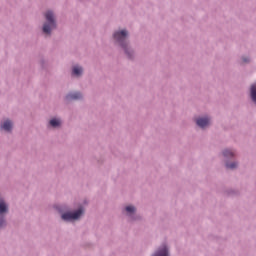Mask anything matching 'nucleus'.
Returning <instances> with one entry per match:
<instances>
[{
  "label": "nucleus",
  "instance_id": "3",
  "mask_svg": "<svg viewBox=\"0 0 256 256\" xmlns=\"http://www.w3.org/2000/svg\"><path fill=\"white\" fill-rule=\"evenodd\" d=\"M113 37H114L115 41L120 43V45L125 49V51L127 53V48H125V44H123V41H125V39H127L126 30L115 32Z\"/></svg>",
  "mask_w": 256,
  "mask_h": 256
},
{
  "label": "nucleus",
  "instance_id": "4",
  "mask_svg": "<svg viewBox=\"0 0 256 256\" xmlns=\"http://www.w3.org/2000/svg\"><path fill=\"white\" fill-rule=\"evenodd\" d=\"M211 123L209 118H198L196 120V124L198 127H201V129H205V127H208V125Z\"/></svg>",
  "mask_w": 256,
  "mask_h": 256
},
{
  "label": "nucleus",
  "instance_id": "10",
  "mask_svg": "<svg viewBox=\"0 0 256 256\" xmlns=\"http://www.w3.org/2000/svg\"><path fill=\"white\" fill-rule=\"evenodd\" d=\"M223 155L224 157H234L235 152H233V150H224Z\"/></svg>",
  "mask_w": 256,
  "mask_h": 256
},
{
  "label": "nucleus",
  "instance_id": "13",
  "mask_svg": "<svg viewBox=\"0 0 256 256\" xmlns=\"http://www.w3.org/2000/svg\"><path fill=\"white\" fill-rule=\"evenodd\" d=\"M126 211L127 213H135V208L133 206H127Z\"/></svg>",
  "mask_w": 256,
  "mask_h": 256
},
{
  "label": "nucleus",
  "instance_id": "2",
  "mask_svg": "<svg viewBox=\"0 0 256 256\" xmlns=\"http://www.w3.org/2000/svg\"><path fill=\"white\" fill-rule=\"evenodd\" d=\"M81 215H83V208H80L74 212H67L62 214V219L64 221H75L77 219H79V217H81Z\"/></svg>",
  "mask_w": 256,
  "mask_h": 256
},
{
  "label": "nucleus",
  "instance_id": "6",
  "mask_svg": "<svg viewBox=\"0 0 256 256\" xmlns=\"http://www.w3.org/2000/svg\"><path fill=\"white\" fill-rule=\"evenodd\" d=\"M2 129H4V131H11V129H13V122L10 120L4 121Z\"/></svg>",
  "mask_w": 256,
  "mask_h": 256
},
{
  "label": "nucleus",
  "instance_id": "5",
  "mask_svg": "<svg viewBox=\"0 0 256 256\" xmlns=\"http://www.w3.org/2000/svg\"><path fill=\"white\" fill-rule=\"evenodd\" d=\"M81 97H83V96L81 95L80 92H74V93L68 94V95L66 96V99H67L68 101H71V100L77 101V99H81Z\"/></svg>",
  "mask_w": 256,
  "mask_h": 256
},
{
  "label": "nucleus",
  "instance_id": "7",
  "mask_svg": "<svg viewBox=\"0 0 256 256\" xmlns=\"http://www.w3.org/2000/svg\"><path fill=\"white\" fill-rule=\"evenodd\" d=\"M251 99L256 103V84L251 86Z\"/></svg>",
  "mask_w": 256,
  "mask_h": 256
},
{
  "label": "nucleus",
  "instance_id": "1",
  "mask_svg": "<svg viewBox=\"0 0 256 256\" xmlns=\"http://www.w3.org/2000/svg\"><path fill=\"white\" fill-rule=\"evenodd\" d=\"M45 17H46L47 23H45L43 26V32L46 33V35H49L51 33V30L55 29L56 27L55 18L53 16L52 11H47L45 13Z\"/></svg>",
  "mask_w": 256,
  "mask_h": 256
},
{
  "label": "nucleus",
  "instance_id": "11",
  "mask_svg": "<svg viewBox=\"0 0 256 256\" xmlns=\"http://www.w3.org/2000/svg\"><path fill=\"white\" fill-rule=\"evenodd\" d=\"M1 213H7V204L4 201L1 202Z\"/></svg>",
  "mask_w": 256,
  "mask_h": 256
},
{
  "label": "nucleus",
  "instance_id": "8",
  "mask_svg": "<svg viewBox=\"0 0 256 256\" xmlns=\"http://www.w3.org/2000/svg\"><path fill=\"white\" fill-rule=\"evenodd\" d=\"M73 75H81L83 73V68L79 66H74L72 70Z\"/></svg>",
  "mask_w": 256,
  "mask_h": 256
},
{
  "label": "nucleus",
  "instance_id": "12",
  "mask_svg": "<svg viewBox=\"0 0 256 256\" xmlns=\"http://www.w3.org/2000/svg\"><path fill=\"white\" fill-rule=\"evenodd\" d=\"M227 169H235L237 167V163L233 162L231 164L227 163L226 164Z\"/></svg>",
  "mask_w": 256,
  "mask_h": 256
},
{
  "label": "nucleus",
  "instance_id": "14",
  "mask_svg": "<svg viewBox=\"0 0 256 256\" xmlns=\"http://www.w3.org/2000/svg\"><path fill=\"white\" fill-rule=\"evenodd\" d=\"M242 61L243 63H249V58H243Z\"/></svg>",
  "mask_w": 256,
  "mask_h": 256
},
{
  "label": "nucleus",
  "instance_id": "9",
  "mask_svg": "<svg viewBox=\"0 0 256 256\" xmlns=\"http://www.w3.org/2000/svg\"><path fill=\"white\" fill-rule=\"evenodd\" d=\"M50 125L51 127H59V125H61V120L53 118L50 120Z\"/></svg>",
  "mask_w": 256,
  "mask_h": 256
}]
</instances>
